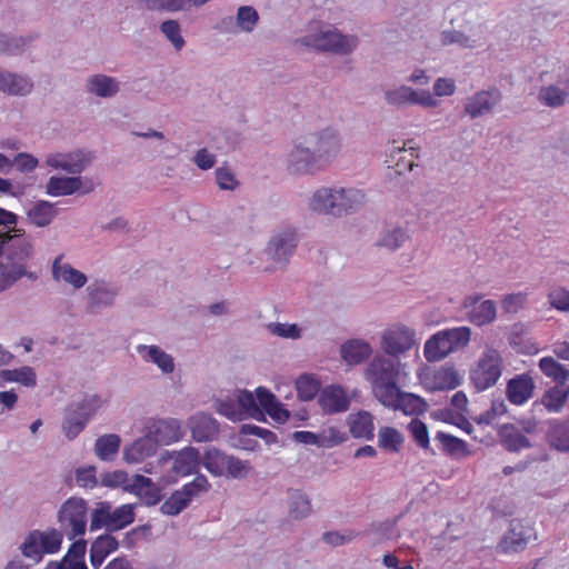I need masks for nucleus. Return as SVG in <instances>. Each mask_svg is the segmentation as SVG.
<instances>
[{"label": "nucleus", "mask_w": 569, "mask_h": 569, "mask_svg": "<svg viewBox=\"0 0 569 569\" xmlns=\"http://www.w3.org/2000/svg\"><path fill=\"white\" fill-rule=\"evenodd\" d=\"M383 98L389 106L397 108H403L412 104H418L426 108H432L437 106V100L432 97L430 91H418L405 84L386 90Z\"/></svg>", "instance_id": "obj_13"}, {"label": "nucleus", "mask_w": 569, "mask_h": 569, "mask_svg": "<svg viewBox=\"0 0 569 569\" xmlns=\"http://www.w3.org/2000/svg\"><path fill=\"white\" fill-rule=\"evenodd\" d=\"M38 540L42 555L56 553L60 550L63 533L56 528H48L44 531L38 530Z\"/></svg>", "instance_id": "obj_52"}, {"label": "nucleus", "mask_w": 569, "mask_h": 569, "mask_svg": "<svg viewBox=\"0 0 569 569\" xmlns=\"http://www.w3.org/2000/svg\"><path fill=\"white\" fill-rule=\"evenodd\" d=\"M296 389L301 400L309 401L318 393L319 383L313 377L305 373L297 379Z\"/></svg>", "instance_id": "obj_63"}, {"label": "nucleus", "mask_w": 569, "mask_h": 569, "mask_svg": "<svg viewBox=\"0 0 569 569\" xmlns=\"http://www.w3.org/2000/svg\"><path fill=\"white\" fill-rule=\"evenodd\" d=\"M468 320L476 326H485L492 322L497 316V307L492 300H481L478 295L467 296L462 301Z\"/></svg>", "instance_id": "obj_17"}, {"label": "nucleus", "mask_w": 569, "mask_h": 569, "mask_svg": "<svg viewBox=\"0 0 569 569\" xmlns=\"http://www.w3.org/2000/svg\"><path fill=\"white\" fill-rule=\"evenodd\" d=\"M143 9L153 12L174 13L188 11L186 0H138Z\"/></svg>", "instance_id": "obj_53"}, {"label": "nucleus", "mask_w": 569, "mask_h": 569, "mask_svg": "<svg viewBox=\"0 0 569 569\" xmlns=\"http://www.w3.org/2000/svg\"><path fill=\"white\" fill-rule=\"evenodd\" d=\"M121 439L116 433L103 435L96 440L94 452L104 461H110L119 451Z\"/></svg>", "instance_id": "obj_48"}, {"label": "nucleus", "mask_w": 569, "mask_h": 569, "mask_svg": "<svg viewBox=\"0 0 569 569\" xmlns=\"http://www.w3.org/2000/svg\"><path fill=\"white\" fill-rule=\"evenodd\" d=\"M88 422L79 411L69 406L62 422V431L69 440H72L86 428Z\"/></svg>", "instance_id": "obj_51"}, {"label": "nucleus", "mask_w": 569, "mask_h": 569, "mask_svg": "<svg viewBox=\"0 0 569 569\" xmlns=\"http://www.w3.org/2000/svg\"><path fill=\"white\" fill-rule=\"evenodd\" d=\"M119 547L118 540L110 533H103L97 537L90 547V563L98 569L106 558L114 552Z\"/></svg>", "instance_id": "obj_33"}, {"label": "nucleus", "mask_w": 569, "mask_h": 569, "mask_svg": "<svg viewBox=\"0 0 569 569\" xmlns=\"http://www.w3.org/2000/svg\"><path fill=\"white\" fill-rule=\"evenodd\" d=\"M103 400L98 395H86L80 401L72 402L69 406L79 411L80 416L89 421L97 411L102 407Z\"/></svg>", "instance_id": "obj_57"}, {"label": "nucleus", "mask_w": 569, "mask_h": 569, "mask_svg": "<svg viewBox=\"0 0 569 569\" xmlns=\"http://www.w3.org/2000/svg\"><path fill=\"white\" fill-rule=\"evenodd\" d=\"M569 396V387L565 385H556L548 389L541 397V403L550 412H559L567 402Z\"/></svg>", "instance_id": "obj_46"}, {"label": "nucleus", "mask_w": 569, "mask_h": 569, "mask_svg": "<svg viewBox=\"0 0 569 569\" xmlns=\"http://www.w3.org/2000/svg\"><path fill=\"white\" fill-rule=\"evenodd\" d=\"M297 42L317 51L346 56L358 47L359 39L353 34H342L336 28L310 27L309 33L299 38Z\"/></svg>", "instance_id": "obj_3"}, {"label": "nucleus", "mask_w": 569, "mask_h": 569, "mask_svg": "<svg viewBox=\"0 0 569 569\" xmlns=\"http://www.w3.org/2000/svg\"><path fill=\"white\" fill-rule=\"evenodd\" d=\"M318 402L326 413L345 412L349 409L350 399L340 386H328L320 391Z\"/></svg>", "instance_id": "obj_21"}, {"label": "nucleus", "mask_w": 569, "mask_h": 569, "mask_svg": "<svg viewBox=\"0 0 569 569\" xmlns=\"http://www.w3.org/2000/svg\"><path fill=\"white\" fill-rule=\"evenodd\" d=\"M532 536V528L521 521H510L508 530L501 537L497 549L502 553H518L526 549Z\"/></svg>", "instance_id": "obj_16"}, {"label": "nucleus", "mask_w": 569, "mask_h": 569, "mask_svg": "<svg viewBox=\"0 0 569 569\" xmlns=\"http://www.w3.org/2000/svg\"><path fill=\"white\" fill-rule=\"evenodd\" d=\"M435 441L439 442L441 450L451 457H465L469 455L467 443L455 436L438 431Z\"/></svg>", "instance_id": "obj_47"}, {"label": "nucleus", "mask_w": 569, "mask_h": 569, "mask_svg": "<svg viewBox=\"0 0 569 569\" xmlns=\"http://www.w3.org/2000/svg\"><path fill=\"white\" fill-rule=\"evenodd\" d=\"M371 352V346L361 339H350L340 348L341 358L350 366L363 362Z\"/></svg>", "instance_id": "obj_34"}, {"label": "nucleus", "mask_w": 569, "mask_h": 569, "mask_svg": "<svg viewBox=\"0 0 569 569\" xmlns=\"http://www.w3.org/2000/svg\"><path fill=\"white\" fill-rule=\"evenodd\" d=\"M147 432L154 440L156 445L168 446L182 438L181 422L178 419H159L147 427Z\"/></svg>", "instance_id": "obj_18"}, {"label": "nucleus", "mask_w": 569, "mask_h": 569, "mask_svg": "<svg viewBox=\"0 0 569 569\" xmlns=\"http://www.w3.org/2000/svg\"><path fill=\"white\" fill-rule=\"evenodd\" d=\"M234 18L239 32L244 33H251L259 22V13L252 6L239 7Z\"/></svg>", "instance_id": "obj_54"}, {"label": "nucleus", "mask_w": 569, "mask_h": 569, "mask_svg": "<svg viewBox=\"0 0 569 569\" xmlns=\"http://www.w3.org/2000/svg\"><path fill=\"white\" fill-rule=\"evenodd\" d=\"M51 273L54 281H62L74 290L81 289L88 281L87 276L82 271L73 268L70 263L62 262V256H58L53 260Z\"/></svg>", "instance_id": "obj_25"}, {"label": "nucleus", "mask_w": 569, "mask_h": 569, "mask_svg": "<svg viewBox=\"0 0 569 569\" xmlns=\"http://www.w3.org/2000/svg\"><path fill=\"white\" fill-rule=\"evenodd\" d=\"M210 488L208 479L203 475H198L191 482L184 485L182 489L174 491L160 507L163 515L177 516L186 509L193 497L207 492Z\"/></svg>", "instance_id": "obj_10"}, {"label": "nucleus", "mask_w": 569, "mask_h": 569, "mask_svg": "<svg viewBox=\"0 0 569 569\" xmlns=\"http://www.w3.org/2000/svg\"><path fill=\"white\" fill-rule=\"evenodd\" d=\"M200 453L193 447H187L176 453L173 471L180 476L194 473L200 465Z\"/></svg>", "instance_id": "obj_39"}, {"label": "nucleus", "mask_w": 569, "mask_h": 569, "mask_svg": "<svg viewBox=\"0 0 569 569\" xmlns=\"http://www.w3.org/2000/svg\"><path fill=\"white\" fill-rule=\"evenodd\" d=\"M88 295V309L92 312L101 308L111 307L118 295L114 287L104 281H96L86 289Z\"/></svg>", "instance_id": "obj_23"}, {"label": "nucleus", "mask_w": 569, "mask_h": 569, "mask_svg": "<svg viewBox=\"0 0 569 569\" xmlns=\"http://www.w3.org/2000/svg\"><path fill=\"white\" fill-rule=\"evenodd\" d=\"M547 442L551 449L569 452V420L552 422L547 432Z\"/></svg>", "instance_id": "obj_41"}, {"label": "nucleus", "mask_w": 569, "mask_h": 569, "mask_svg": "<svg viewBox=\"0 0 569 569\" xmlns=\"http://www.w3.org/2000/svg\"><path fill=\"white\" fill-rule=\"evenodd\" d=\"M338 217L348 216L360 211L366 202V193L357 188H337Z\"/></svg>", "instance_id": "obj_22"}, {"label": "nucleus", "mask_w": 569, "mask_h": 569, "mask_svg": "<svg viewBox=\"0 0 569 569\" xmlns=\"http://www.w3.org/2000/svg\"><path fill=\"white\" fill-rule=\"evenodd\" d=\"M137 352L142 357L143 360L157 365L158 368L163 373L173 372V370H174L173 358L169 353L163 351L160 347L139 345L137 347Z\"/></svg>", "instance_id": "obj_37"}, {"label": "nucleus", "mask_w": 569, "mask_h": 569, "mask_svg": "<svg viewBox=\"0 0 569 569\" xmlns=\"http://www.w3.org/2000/svg\"><path fill=\"white\" fill-rule=\"evenodd\" d=\"M17 216L0 208V291L6 290L18 279L27 276L37 279L27 271V262L32 254V246L21 229H16Z\"/></svg>", "instance_id": "obj_1"}, {"label": "nucleus", "mask_w": 569, "mask_h": 569, "mask_svg": "<svg viewBox=\"0 0 569 569\" xmlns=\"http://www.w3.org/2000/svg\"><path fill=\"white\" fill-rule=\"evenodd\" d=\"M287 168L296 174L315 173L323 169L306 137L296 142L288 153Z\"/></svg>", "instance_id": "obj_12"}, {"label": "nucleus", "mask_w": 569, "mask_h": 569, "mask_svg": "<svg viewBox=\"0 0 569 569\" xmlns=\"http://www.w3.org/2000/svg\"><path fill=\"white\" fill-rule=\"evenodd\" d=\"M400 360L385 355H376L366 369V378L371 383L372 393L380 403H391L392 392L398 389Z\"/></svg>", "instance_id": "obj_2"}, {"label": "nucleus", "mask_w": 569, "mask_h": 569, "mask_svg": "<svg viewBox=\"0 0 569 569\" xmlns=\"http://www.w3.org/2000/svg\"><path fill=\"white\" fill-rule=\"evenodd\" d=\"M461 382L462 377L453 367L443 366L432 373L427 383L431 390H451Z\"/></svg>", "instance_id": "obj_36"}, {"label": "nucleus", "mask_w": 569, "mask_h": 569, "mask_svg": "<svg viewBox=\"0 0 569 569\" xmlns=\"http://www.w3.org/2000/svg\"><path fill=\"white\" fill-rule=\"evenodd\" d=\"M502 373V358L496 349L487 348L470 370V382L477 391L493 387Z\"/></svg>", "instance_id": "obj_8"}, {"label": "nucleus", "mask_w": 569, "mask_h": 569, "mask_svg": "<svg viewBox=\"0 0 569 569\" xmlns=\"http://www.w3.org/2000/svg\"><path fill=\"white\" fill-rule=\"evenodd\" d=\"M134 506L126 503L113 508L108 501H100L91 511L90 530L106 528L109 532L118 531L134 521Z\"/></svg>", "instance_id": "obj_6"}, {"label": "nucleus", "mask_w": 569, "mask_h": 569, "mask_svg": "<svg viewBox=\"0 0 569 569\" xmlns=\"http://www.w3.org/2000/svg\"><path fill=\"white\" fill-rule=\"evenodd\" d=\"M337 188H320L310 198L309 208L319 214L338 217Z\"/></svg>", "instance_id": "obj_30"}, {"label": "nucleus", "mask_w": 569, "mask_h": 569, "mask_svg": "<svg viewBox=\"0 0 569 569\" xmlns=\"http://www.w3.org/2000/svg\"><path fill=\"white\" fill-rule=\"evenodd\" d=\"M288 509L291 518L301 520L312 512L309 497L300 489L288 490Z\"/></svg>", "instance_id": "obj_40"}, {"label": "nucleus", "mask_w": 569, "mask_h": 569, "mask_svg": "<svg viewBox=\"0 0 569 569\" xmlns=\"http://www.w3.org/2000/svg\"><path fill=\"white\" fill-rule=\"evenodd\" d=\"M160 32L172 44L176 51H181L186 46V40L181 34V26L178 20L168 19L160 23Z\"/></svg>", "instance_id": "obj_55"}, {"label": "nucleus", "mask_w": 569, "mask_h": 569, "mask_svg": "<svg viewBox=\"0 0 569 569\" xmlns=\"http://www.w3.org/2000/svg\"><path fill=\"white\" fill-rule=\"evenodd\" d=\"M502 446L510 452H518L531 447L529 439L518 429L506 427L501 435Z\"/></svg>", "instance_id": "obj_50"}, {"label": "nucleus", "mask_w": 569, "mask_h": 569, "mask_svg": "<svg viewBox=\"0 0 569 569\" xmlns=\"http://www.w3.org/2000/svg\"><path fill=\"white\" fill-rule=\"evenodd\" d=\"M229 455L222 452L219 449L210 448L208 449L202 457L203 467L213 476H226V465L228 461Z\"/></svg>", "instance_id": "obj_49"}, {"label": "nucleus", "mask_w": 569, "mask_h": 569, "mask_svg": "<svg viewBox=\"0 0 569 569\" xmlns=\"http://www.w3.org/2000/svg\"><path fill=\"white\" fill-rule=\"evenodd\" d=\"M33 89L32 80L24 74L0 69V90L11 96H27Z\"/></svg>", "instance_id": "obj_27"}, {"label": "nucleus", "mask_w": 569, "mask_h": 569, "mask_svg": "<svg viewBox=\"0 0 569 569\" xmlns=\"http://www.w3.org/2000/svg\"><path fill=\"white\" fill-rule=\"evenodd\" d=\"M373 416L366 410L351 413L348 417V427L351 436L356 439L371 440L375 437Z\"/></svg>", "instance_id": "obj_31"}, {"label": "nucleus", "mask_w": 569, "mask_h": 569, "mask_svg": "<svg viewBox=\"0 0 569 569\" xmlns=\"http://www.w3.org/2000/svg\"><path fill=\"white\" fill-rule=\"evenodd\" d=\"M58 523L60 531L72 540L83 536L88 522V503L84 499L71 497L67 499L58 510Z\"/></svg>", "instance_id": "obj_7"}, {"label": "nucleus", "mask_w": 569, "mask_h": 569, "mask_svg": "<svg viewBox=\"0 0 569 569\" xmlns=\"http://www.w3.org/2000/svg\"><path fill=\"white\" fill-rule=\"evenodd\" d=\"M30 41V38L11 37L0 32V53L7 56L19 54L24 50Z\"/></svg>", "instance_id": "obj_59"}, {"label": "nucleus", "mask_w": 569, "mask_h": 569, "mask_svg": "<svg viewBox=\"0 0 569 569\" xmlns=\"http://www.w3.org/2000/svg\"><path fill=\"white\" fill-rule=\"evenodd\" d=\"M192 438L198 442L213 440L219 433V423L204 412L193 415L189 420Z\"/></svg>", "instance_id": "obj_26"}, {"label": "nucleus", "mask_w": 569, "mask_h": 569, "mask_svg": "<svg viewBox=\"0 0 569 569\" xmlns=\"http://www.w3.org/2000/svg\"><path fill=\"white\" fill-rule=\"evenodd\" d=\"M124 491L137 496L143 505L154 506L162 499V489L154 483L150 478L141 475H134L128 485L124 486Z\"/></svg>", "instance_id": "obj_19"}, {"label": "nucleus", "mask_w": 569, "mask_h": 569, "mask_svg": "<svg viewBox=\"0 0 569 569\" xmlns=\"http://www.w3.org/2000/svg\"><path fill=\"white\" fill-rule=\"evenodd\" d=\"M237 400L239 408H241L242 419L252 418L258 421H264V413L262 407L259 403L258 397L253 396L251 391L240 390L237 393Z\"/></svg>", "instance_id": "obj_43"}, {"label": "nucleus", "mask_w": 569, "mask_h": 569, "mask_svg": "<svg viewBox=\"0 0 569 569\" xmlns=\"http://www.w3.org/2000/svg\"><path fill=\"white\" fill-rule=\"evenodd\" d=\"M158 446L148 432L123 449V459L128 463H139L156 455Z\"/></svg>", "instance_id": "obj_29"}, {"label": "nucleus", "mask_w": 569, "mask_h": 569, "mask_svg": "<svg viewBox=\"0 0 569 569\" xmlns=\"http://www.w3.org/2000/svg\"><path fill=\"white\" fill-rule=\"evenodd\" d=\"M92 161V154L86 150H73L70 152H57L47 156L48 167L62 170L70 174H80Z\"/></svg>", "instance_id": "obj_14"}, {"label": "nucleus", "mask_w": 569, "mask_h": 569, "mask_svg": "<svg viewBox=\"0 0 569 569\" xmlns=\"http://www.w3.org/2000/svg\"><path fill=\"white\" fill-rule=\"evenodd\" d=\"M0 378L4 382H17L27 388L37 386V375L33 368L23 366L17 369H3L0 371Z\"/></svg>", "instance_id": "obj_44"}, {"label": "nucleus", "mask_w": 569, "mask_h": 569, "mask_svg": "<svg viewBox=\"0 0 569 569\" xmlns=\"http://www.w3.org/2000/svg\"><path fill=\"white\" fill-rule=\"evenodd\" d=\"M408 238V232L403 227L388 226L382 230L377 244L390 251H395L399 249Z\"/></svg>", "instance_id": "obj_45"}, {"label": "nucleus", "mask_w": 569, "mask_h": 569, "mask_svg": "<svg viewBox=\"0 0 569 569\" xmlns=\"http://www.w3.org/2000/svg\"><path fill=\"white\" fill-rule=\"evenodd\" d=\"M256 393L263 413H268L278 423H284L289 419V411L283 408L276 396L264 387H258Z\"/></svg>", "instance_id": "obj_32"}, {"label": "nucleus", "mask_w": 569, "mask_h": 569, "mask_svg": "<svg viewBox=\"0 0 569 569\" xmlns=\"http://www.w3.org/2000/svg\"><path fill=\"white\" fill-rule=\"evenodd\" d=\"M38 536H39L38 529L30 531L26 536V538L20 547L21 553L26 558L32 559L36 562L41 561L43 558V555H42L41 548H40V542L38 540Z\"/></svg>", "instance_id": "obj_61"}, {"label": "nucleus", "mask_w": 569, "mask_h": 569, "mask_svg": "<svg viewBox=\"0 0 569 569\" xmlns=\"http://www.w3.org/2000/svg\"><path fill=\"white\" fill-rule=\"evenodd\" d=\"M471 339L469 327H455L433 333L423 346V356L428 362H438L451 353L465 349Z\"/></svg>", "instance_id": "obj_4"}, {"label": "nucleus", "mask_w": 569, "mask_h": 569, "mask_svg": "<svg viewBox=\"0 0 569 569\" xmlns=\"http://www.w3.org/2000/svg\"><path fill=\"white\" fill-rule=\"evenodd\" d=\"M267 330L283 339L298 340L302 337V329L297 323L270 322L267 325Z\"/></svg>", "instance_id": "obj_62"}, {"label": "nucleus", "mask_w": 569, "mask_h": 569, "mask_svg": "<svg viewBox=\"0 0 569 569\" xmlns=\"http://www.w3.org/2000/svg\"><path fill=\"white\" fill-rule=\"evenodd\" d=\"M298 243V228L290 223H283L271 231L263 254L276 267L284 268L293 256Z\"/></svg>", "instance_id": "obj_5"}, {"label": "nucleus", "mask_w": 569, "mask_h": 569, "mask_svg": "<svg viewBox=\"0 0 569 569\" xmlns=\"http://www.w3.org/2000/svg\"><path fill=\"white\" fill-rule=\"evenodd\" d=\"M442 46L458 44L465 49H472L477 46V40L459 30H443L440 33Z\"/></svg>", "instance_id": "obj_60"}, {"label": "nucleus", "mask_w": 569, "mask_h": 569, "mask_svg": "<svg viewBox=\"0 0 569 569\" xmlns=\"http://www.w3.org/2000/svg\"><path fill=\"white\" fill-rule=\"evenodd\" d=\"M82 178L77 177H51L46 184V192L52 197L70 196L80 190Z\"/></svg>", "instance_id": "obj_38"}, {"label": "nucleus", "mask_w": 569, "mask_h": 569, "mask_svg": "<svg viewBox=\"0 0 569 569\" xmlns=\"http://www.w3.org/2000/svg\"><path fill=\"white\" fill-rule=\"evenodd\" d=\"M408 430L420 448L425 450L430 449L429 432L427 425L423 421L412 419L408 425Z\"/></svg>", "instance_id": "obj_64"}, {"label": "nucleus", "mask_w": 569, "mask_h": 569, "mask_svg": "<svg viewBox=\"0 0 569 569\" xmlns=\"http://www.w3.org/2000/svg\"><path fill=\"white\" fill-rule=\"evenodd\" d=\"M57 209L54 204L49 201H38L36 202L27 212L28 219L36 227H47L57 216Z\"/></svg>", "instance_id": "obj_42"}, {"label": "nucleus", "mask_w": 569, "mask_h": 569, "mask_svg": "<svg viewBox=\"0 0 569 569\" xmlns=\"http://www.w3.org/2000/svg\"><path fill=\"white\" fill-rule=\"evenodd\" d=\"M305 137L323 169L329 166L341 151V136L339 131L332 127L323 128Z\"/></svg>", "instance_id": "obj_9"}, {"label": "nucleus", "mask_w": 569, "mask_h": 569, "mask_svg": "<svg viewBox=\"0 0 569 569\" xmlns=\"http://www.w3.org/2000/svg\"><path fill=\"white\" fill-rule=\"evenodd\" d=\"M84 89L93 97L112 99L120 92V81L104 73H96L87 78Z\"/></svg>", "instance_id": "obj_20"}, {"label": "nucleus", "mask_w": 569, "mask_h": 569, "mask_svg": "<svg viewBox=\"0 0 569 569\" xmlns=\"http://www.w3.org/2000/svg\"><path fill=\"white\" fill-rule=\"evenodd\" d=\"M501 100V91L496 87H491L488 90H480L469 97L463 106V110L472 119H476L492 113Z\"/></svg>", "instance_id": "obj_15"}, {"label": "nucleus", "mask_w": 569, "mask_h": 569, "mask_svg": "<svg viewBox=\"0 0 569 569\" xmlns=\"http://www.w3.org/2000/svg\"><path fill=\"white\" fill-rule=\"evenodd\" d=\"M539 368L547 377L552 378L557 385H565L569 378V370L558 363L552 357L541 358Z\"/></svg>", "instance_id": "obj_56"}, {"label": "nucleus", "mask_w": 569, "mask_h": 569, "mask_svg": "<svg viewBox=\"0 0 569 569\" xmlns=\"http://www.w3.org/2000/svg\"><path fill=\"white\" fill-rule=\"evenodd\" d=\"M533 389L535 382L529 375L516 376L507 385L508 400L513 405L520 406L532 397Z\"/></svg>", "instance_id": "obj_28"}, {"label": "nucleus", "mask_w": 569, "mask_h": 569, "mask_svg": "<svg viewBox=\"0 0 569 569\" xmlns=\"http://www.w3.org/2000/svg\"><path fill=\"white\" fill-rule=\"evenodd\" d=\"M391 403H382L387 408L401 410L405 415H422L428 410V403L421 397L403 392L399 388L392 392Z\"/></svg>", "instance_id": "obj_24"}, {"label": "nucleus", "mask_w": 569, "mask_h": 569, "mask_svg": "<svg viewBox=\"0 0 569 569\" xmlns=\"http://www.w3.org/2000/svg\"><path fill=\"white\" fill-rule=\"evenodd\" d=\"M416 343V332L403 325L393 326L381 336V349L385 356L399 359V356L410 350Z\"/></svg>", "instance_id": "obj_11"}, {"label": "nucleus", "mask_w": 569, "mask_h": 569, "mask_svg": "<svg viewBox=\"0 0 569 569\" xmlns=\"http://www.w3.org/2000/svg\"><path fill=\"white\" fill-rule=\"evenodd\" d=\"M378 442L380 448L398 452L403 437L396 428L382 427L378 432Z\"/></svg>", "instance_id": "obj_58"}, {"label": "nucleus", "mask_w": 569, "mask_h": 569, "mask_svg": "<svg viewBox=\"0 0 569 569\" xmlns=\"http://www.w3.org/2000/svg\"><path fill=\"white\" fill-rule=\"evenodd\" d=\"M562 82L563 81L539 88L537 93L539 103L549 108L562 107L569 97V90Z\"/></svg>", "instance_id": "obj_35"}]
</instances>
